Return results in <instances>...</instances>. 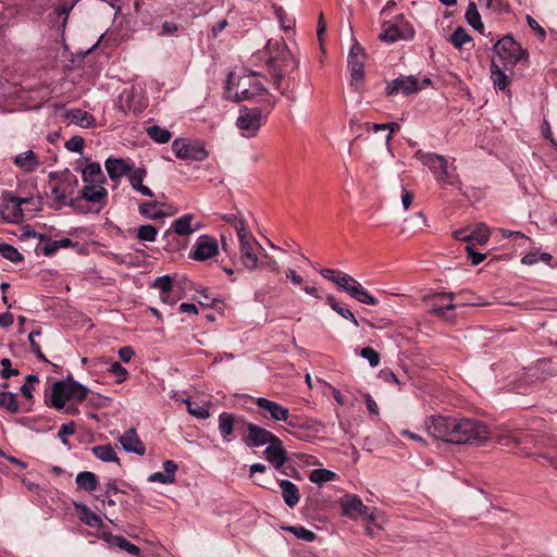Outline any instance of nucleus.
<instances>
[{
	"label": "nucleus",
	"mask_w": 557,
	"mask_h": 557,
	"mask_svg": "<svg viewBox=\"0 0 557 557\" xmlns=\"http://www.w3.org/2000/svg\"><path fill=\"white\" fill-rule=\"evenodd\" d=\"M14 163L25 172H34L39 166V161L32 150L24 151L14 158Z\"/></svg>",
	"instance_id": "nucleus-32"
},
{
	"label": "nucleus",
	"mask_w": 557,
	"mask_h": 557,
	"mask_svg": "<svg viewBox=\"0 0 557 557\" xmlns=\"http://www.w3.org/2000/svg\"><path fill=\"white\" fill-rule=\"evenodd\" d=\"M454 237L457 240L469 243L472 247L485 245L490 239V228L484 223H480L473 228L465 227L455 231Z\"/></svg>",
	"instance_id": "nucleus-15"
},
{
	"label": "nucleus",
	"mask_w": 557,
	"mask_h": 557,
	"mask_svg": "<svg viewBox=\"0 0 557 557\" xmlns=\"http://www.w3.org/2000/svg\"><path fill=\"white\" fill-rule=\"evenodd\" d=\"M88 388L78 382L67 377L64 381H58L52 385L51 404L57 409H62L66 400L74 398L79 401L86 399Z\"/></svg>",
	"instance_id": "nucleus-5"
},
{
	"label": "nucleus",
	"mask_w": 557,
	"mask_h": 557,
	"mask_svg": "<svg viewBox=\"0 0 557 557\" xmlns=\"http://www.w3.org/2000/svg\"><path fill=\"white\" fill-rule=\"evenodd\" d=\"M193 220V214H184L173 222L172 230L178 235H189L200 228L199 223L191 224Z\"/></svg>",
	"instance_id": "nucleus-31"
},
{
	"label": "nucleus",
	"mask_w": 557,
	"mask_h": 557,
	"mask_svg": "<svg viewBox=\"0 0 557 557\" xmlns=\"http://www.w3.org/2000/svg\"><path fill=\"white\" fill-rule=\"evenodd\" d=\"M158 230L153 225H141L137 230V238L143 242H154Z\"/></svg>",
	"instance_id": "nucleus-50"
},
{
	"label": "nucleus",
	"mask_w": 557,
	"mask_h": 557,
	"mask_svg": "<svg viewBox=\"0 0 557 557\" xmlns=\"http://www.w3.org/2000/svg\"><path fill=\"white\" fill-rule=\"evenodd\" d=\"M184 401L186 403L187 411L191 416L199 418V419H207L210 417V412H209L210 404L209 403L200 406V405L189 401V400H184Z\"/></svg>",
	"instance_id": "nucleus-46"
},
{
	"label": "nucleus",
	"mask_w": 557,
	"mask_h": 557,
	"mask_svg": "<svg viewBox=\"0 0 557 557\" xmlns=\"http://www.w3.org/2000/svg\"><path fill=\"white\" fill-rule=\"evenodd\" d=\"M326 301L336 313L342 315L344 319L349 320L354 324V326H359L358 320L356 319L355 314L346 306H343L339 302H337L333 296H327Z\"/></svg>",
	"instance_id": "nucleus-38"
},
{
	"label": "nucleus",
	"mask_w": 557,
	"mask_h": 557,
	"mask_svg": "<svg viewBox=\"0 0 557 557\" xmlns=\"http://www.w3.org/2000/svg\"><path fill=\"white\" fill-rule=\"evenodd\" d=\"M151 286L153 288H158L160 293H171L173 288V278L170 275L159 276L153 281Z\"/></svg>",
	"instance_id": "nucleus-52"
},
{
	"label": "nucleus",
	"mask_w": 557,
	"mask_h": 557,
	"mask_svg": "<svg viewBox=\"0 0 557 557\" xmlns=\"http://www.w3.org/2000/svg\"><path fill=\"white\" fill-rule=\"evenodd\" d=\"M76 485L78 488L92 492L97 488L98 479L94 472L90 471H82L76 475L75 479Z\"/></svg>",
	"instance_id": "nucleus-34"
},
{
	"label": "nucleus",
	"mask_w": 557,
	"mask_h": 557,
	"mask_svg": "<svg viewBox=\"0 0 557 557\" xmlns=\"http://www.w3.org/2000/svg\"><path fill=\"white\" fill-rule=\"evenodd\" d=\"M414 35V30L411 25L405 21L399 23L389 24L385 28V41L395 42L397 40H408Z\"/></svg>",
	"instance_id": "nucleus-22"
},
{
	"label": "nucleus",
	"mask_w": 557,
	"mask_h": 557,
	"mask_svg": "<svg viewBox=\"0 0 557 557\" xmlns=\"http://www.w3.org/2000/svg\"><path fill=\"white\" fill-rule=\"evenodd\" d=\"M0 407L5 408L8 411H10L12 413H16L18 411L16 394H13L10 392H1L0 393Z\"/></svg>",
	"instance_id": "nucleus-44"
},
{
	"label": "nucleus",
	"mask_w": 557,
	"mask_h": 557,
	"mask_svg": "<svg viewBox=\"0 0 557 557\" xmlns=\"http://www.w3.org/2000/svg\"><path fill=\"white\" fill-rule=\"evenodd\" d=\"M82 198L92 203H100L101 207L106 203L108 191L103 184H85L81 191Z\"/></svg>",
	"instance_id": "nucleus-24"
},
{
	"label": "nucleus",
	"mask_w": 557,
	"mask_h": 557,
	"mask_svg": "<svg viewBox=\"0 0 557 557\" xmlns=\"http://www.w3.org/2000/svg\"><path fill=\"white\" fill-rule=\"evenodd\" d=\"M109 371L117 376V383H122L127 377V370L120 362H113Z\"/></svg>",
	"instance_id": "nucleus-58"
},
{
	"label": "nucleus",
	"mask_w": 557,
	"mask_h": 557,
	"mask_svg": "<svg viewBox=\"0 0 557 557\" xmlns=\"http://www.w3.org/2000/svg\"><path fill=\"white\" fill-rule=\"evenodd\" d=\"M336 474L327 469H314L309 475V480L319 485L334 480Z\"/></svg>",
	"instance_id": "nucleus-43"
},
{
	"label": "nucleus",
	"mask_w": 557,
	"mask_h": 557,
	"mask_svg": "<svg viewBox=\"0 0 557 557\" xmlns=\"http://www.w3.org/2000/svg\"><path fill=\"white\" fill-rule=\"evenodd\" d=\"M335 285L345 290L350 297L366 305H375L377 300L371 296L362 285L349 274L343 273L335 281Z\"/></svg>",
	"instance_id": "nucleus-10"
},
{
	"label": "nucleus",
	"mask_w": 557,
	"mask_h": 557,
	"mask_svg": "<svg viewBox=\"0 0 557 557\" xmlns=\"http://www.w3.org/2000/svg\"><path fill=\"white\" fill-rule=\"evenodd\" d=\"M418 81L413 76H400L388 84L386 90L388 95L409 96L419 90Z\"/></svg>",
	"instance_id": "nucleus-21"
},
{
	"label": "nucleus",
	"mask_w": 557,
	"mask_h": 557,
	"mask_svg": "<svg viewBox=\"0 0 557 557\" xmlns=\"http://www.w3.org/2000/svg\"><path fill=\"white\" fill-rule=\"evenodd\" d=\"M164 472H154L149 475V482H159L162 484H172L175 482V472L177 465L173 460H166L163 462Z\"/></svg>",
	"instance_id": "nucleus-27"
},
{
	"label": "nucleus",
	"mask_w": 557,
	"mask_h": 557,
	"mask_svg": "<svg viewBox=\"0 0 557 557\" xmlns=\"http://www.w3.org/2000/svg\"><path fill=\"white\" fill-rule=\"evenodd\" d=\"M172 150L177 158L183 160L202 161L208 157L207 150L199 141L175 139L172 143Z\"/></svg>",
	"instance_id": "nucleus-13"
},
{
	"label": "nucleus",
	"mask_w": 557,
	"mask_h": 557,
	"mask_svg": "<svg viewBox=\"0 0 557 557\" xmlns=\"http://www.w3.org/2000/svg\"><path fill=\"white\" fill-rule=\"evenodd\" d=\"M491 78L493 84L499 89L505 90L509 85V78L506 75L505 71L500 69V65L496 60L492 61L491 64Z\"/></svg>",
	"instance_id": "nucleus-36"
},
{
	"label": "nucleus",
	"mask_w": 557,
	"mask_h": 557,
	"mask_svg": "<svg viewBox=\"0 0 557 557\" xmlns=\"http://www.w3.org/2000/svg\"><path fill=\"white\" fill-rule=\"evenodd\" d=\"M278 485L282 490L284 503L289 508H294L298 504L300 498L298 487L289 480H281L278 482Z\"/></svg>",
	"instance_id": "nucleus-28"
},
{
	"label": "nucleus",
	"mask_w": 557,
	"mask_h": 557,
	"mask_svg": "<svg viewBox=\"0 0 557 557\" xmlns=\"http://www.w3.org/2000/svg\"><path fill=\"white\" fill-rule=\"evenodd\" d=\"M0 363H1V367H2L0 375L3 379H8L11 375H17L18 374V370L17 369H12L11 368V360L9 358L1 359Z\"/></svg>",
	"instance_id": "nucleus-59"
},
{
	"label": "nucleus",
	"mask_w": 557,
	"mask_h": 557,
	"mask_svg": "<svg viewBox=\"0 0 557 557\" xmlns=\"http://www.w3.org/2000/svg\"><path fill=\"white\" fill-rule=\"evenodd\" d=\"M147 134L153 139L156 143L165 144L171 139V133L161 128L160 126L153 125L147 128Z\"/></svg>",
	"instance_id": "nucleus-45"
},
{
	"label": "nucleus",
	"mask_w": 557,
	"mask_h": 557,
	"mask_svg": "<svg viewBox=\"0 0 557 557\" xmlns=\"http://www.w3.org/2000/svg\"><path fill=\"white\" fill-rule=\"evenodd\" d=\"M83 182L85 184H104L106 177L101 166L97 162H91L82 171Z\"/></svg>",
	"instance_id": "nucleus-30"
},
{
	"label": "nucleus",
	"mask_w": 557,
	"mask_h": 557,
	"mask_svg": "<svg viewBox=\"0 0 557 557\" xmlns=\"http://www.w3.org/2000/svg\"><path fill=\"white\" fill-rule=\"evenodd\" d=\"M145 175L146 171L144 169H136L129 175V183L136 191L140 193L144 196L152 197V190L148 186L143 184Z\"/></svg>",
	"instance_id": "nucleus-33"
},
{
	"label": "nucleus",
	"mask_w": 557,
	"mask_h": 557,
	"mask_svg": "<svg viewBox=\"0 0 557 557\" xmlns=\"http://www.w3.org/2000/svg\"><path fill=\"white\" fill-rule=\"evenodd\" d=\"M491 437L488 426L470 418H451L449 443L480 445Z\"/></svg>",
	"instance_id": "nucleus-3"
},
{
	"label": "nucleus",
	"mask_w": 557,
	"mask_h": 557,
	"mask_svg": "<svg viewBox=\"0 0 557 557\" xmlns=\"http://www.w3.org/2000/svg\"><path fill=\"white\" fill-rule=\"evenodd\" d=\"M471 36L461 26L457 27L450 36L449 41L458 49L471 41Z\"/></svg>",
	"instance_id": "nucleus-47"
},
{
	"label": "nucleus",
	"mask_w": 557,
	"mask_h": 557,
	"mask_svg": "<svg viewBox=\"0 0 557 557\" xmlns=\"http://www.w3.org/2000/svg\"><path fill=\"white\" fill-rule=\"evenodd\" d=\"M494 51L504 66L510 69L525 57V51L510 35L499 39L494 46Z\"/></svg>",
	"instance_id": "nucleus-8"
},
{
	"label": "nucleus",
	"mask_w": 557,
	"mask_h": 557,
	"mask_svg": "<svg viewBox=\"0 0 557 557\" xmlns=\"http://www.w3.org/2000/svg\"><path fill=\"white\" fill-rule=\"evenodd\" d=\"M74 5H75V1L72 3H66V2L60 3L55 7V9H54L55 14L59 17H62V23H61L62 28H65L67 18H69V14L73 10Z\"/></svg>",
	"instance_id": "nucleus-55"
},
{
	"label": "nucleus",
	"mask_w": 557,
	"mask_h": 557,
	"mask_svg": "<svg viewBox=\"0 0 557 557\" xmlns=\"http://www.w3.org/2000/svg\"><path fill=\"white\" fill-rule=\"evenodd\" d=\"M158 201H151V202H145L139 206V212L152 220L161 219L165 215L164 212H162L159 207Z\"/></svg>",
	"instance_id": "nucleus-41"
},
{
	"label": "nucleus",
	"mask_w": 557,
	"mask_h": 557,
	"mask_svg": "<svg viewBox=\"0 0 557 557\" xmlns=\"http://www.w3.org/2000/svg\"><path fill=\"white\" fill-rule=\"evenodd\" d=\"M496 441L504 446H509L510 443L516 446L533 443L536 447L542 449L536 455L546 459L557 469V441L550 436H542L541 440H537L533 434L506 431L497 435Z\"/></svg>",
	"instance_id": "nucleus-4"
},
{
	"label": "nucleus",
	"mask_w": 557,
	"mask_h": 557,
	"mask_svg": "<svg viewBox=\"0 0 557 557\" xmlns=\"http://www.w3.org/2000/svg\"><path fill=\"white\" fill-rule=\"evenodd\" d=\"M466 251H467L468 257L470 258L473 265L480 264L486 257L484 253L474 251V249L471 245H468L466 247Z\"/></svg>",
	"instance_id": "nucleus-61"
},
{
	"label": "nucleus",
	"mask_w": 557,
	"mask_h": 557,
	"mask_svg": "<svg viewBox=\"0 0 557 557\" xmlns=\"http://www.w3.org/2000/svg\"><path fill=\"white\" fill-rule=\"evenodd\" d=\"M261 249L262 246L255 236L238 242L239 261L246 270L253 271L259 268L258 255Z\"/></svg>",
	"instance_id": "nucleus-12"
},
{
	"label": "nucleus",
	"mask_w": 557,
	"mask_h": 557,
	"mask_svg": "<svg viewBox=\"0 0 557 557\" xmlns=\"http://www.w3.org/2000/svg\"><path fill=\"white\" fill-rule=\"evenodd\" d=\"M218 250L216 240L203 235L197 239L194 246L193 258L198 261H205L214 257L218 253Z\"/></svg>",
	"instance_id": "nucleus-20"
},
{
	"label": "nucleus",
	"mask_w": 557,
	"mask_h": 557,
	"mask_svg": "<svg viewBox=\"0 0 557 557\" xmlns=\"http://www.w3.org/2000/svg\"><path fill=\"white\" fill-rule=\"evenodd\" d=\"M74 432H75V423L71 422L69 424H62L59 430L58 435L61 438L62 443L66 444L67 441H66L65 436L72 435V434H74Z\"/></svg>",
	"instance_id": "nucleus-63"
},
{
	"label": "nucleus",
	"mask_w": 557,
	"mask_h": 557,
	"mask_svg": "<svg viewBox=\"0 0 557 557\" xmlns=\"http://www.w3.org/2000/svg\"><path fill=\"white\" fill-rule=\"evenodd\" d=\"M230 73L226 81L225 95L228 99L239 102L244 100L264 101L268 108H273L275 101L268 95L262 77L252 73L238 77Z\"/></svg>",
	"instance_id": "nucleus-1"
},
{
	"label": "nucleus",
	"mask_w": 557,
	"mask_h": 557,
	"mask_svg": "<svg viewBox=\"0 0 557 557\" xmlns=\"http://www.w3.org/2000/svg\"><path fill=\"white\" fill-rule=\"evenodd\" d=\"M286 530L293 533L297 539H301L308 542H311L315 539V534L304 527L293 525L286 528Z\"/></svg>",
	"instance_id": "nucleus-53"
},
{
	"label": "nucleus",
	"mask_w": 557,
	"mask_h": 557,
	"mask_svg": "<svg viewBox=\"0 0 557 557\" xmlns=\"http://www.w3.org/2000/svg\"><path fill=\"white\" fill-rule=\"evenodd\" d=\"M453 417L432 416L425 422V430L429 435L436 440L449 443Z\"/></svg>",
	"instance_id": "nucleus-16"
},
{
	"label": "nucleus",
	"mask_w": 557,
	"mask_h": 557,
	"mask_svg": "<svg viewBox=\"0 0 557 557\" xmlns=\"http://www.w3.org/2000/svg\"><path fill=\"white\" fill-rule=\"evenodd\" d=\"M233 227L236 231L238 242L242 239H247L248 236H253L248 224L242 218H238L237 221H235Z\"/></svg>",
	"instance_id": "nucleus-51"
},
{
	"label": "nucleus",
	"mask_w": 557,
	"mask_h": 557,
	"mask_svg": "<svg viewBox=\"0 0 557 557\" xmlns=\"http://www.w3.org/2000/svg\"><path fill=\"white\" fill-rule=\"evenodd\" d=\"M255 404L261 410V414L264 418L270 417L274 421H287L289 418L288 409L278 403L263 397H258L256 398Z\"/></svg>",
	"instance_id": "nucleus-18"
},
{
	"label": "nucleus",
	"mask_w": 557,
	"mask_h": 557,
	"mask_svg": "<svg viewBox=\"0 0 557 557\" xmlns=\"http://www.w3.org/2000/svg\"><path fill=\"white\" fill-rule=\"evenodd\" d=\"M104 168L111 180L121 178L132 170V166L121 158H108Z\"/></svg>",
	"instance_id": "nucleus-25"
},
{
	"label": "nucleus",
	"mask_w": 557,
	"mask_h": 557,
	"mask_svg": "<svg viewBox=\"0 0 557 557\" xmlns=\"http://www.w3.org/2000/svg\"><path fill=\"white\" fill-rule=\"evenodd\" d=\"M83 147H84V139L81 136H73L71 139H69L65 143V148L69 151L82 152Z\"/></svg>",
	"instance_id": "nucleus-57"
},
{
	"label": "nucleus",
	"mask_w": 557,
	"mask_h": 557,
	"mask_svg": "<svg viewBox=\"0 0 557 557\" xmlns=\"http://www.w3.org/2000/svg\"><path fill=\"white\" fill-rule=\"evenodd\" d=\"M344 513L347 516L360 515L369 519L364 529L366 532L373 536L381 529L380 524H374V516L373 512H369V509L361 503L359 498L356 496H345L342 500Z\"/></svg>",
	"instance_id": "nucleus-9"
},
{
	"label": "nucleus",
	"mask_w": 557,
	"mask_h": 557,
	"mask_svg": "<svg viewBox=\"0 0 557 557\" xmlns=\"http://www.w3.org/2000/svg\"><path fill=\"white\" fill-rule=\"evenodd\" d=\"M367 53L364 48L352 37V46L347 57V67L350 76V86L359 90L364 81V64Z\"/></svg>",
	"instance_id": "nucleus-7"
},
{
	"label": "nucleus",
	"mask_w": 557,
	"mask_h": 557,
	"mask_svg": "<svg viewBox=\"0 0 557 557\" xmlns=\"http://www.w3.org/2000/svg\"><path fill=\"white\" fill-rule=\"evenodd\" d=\"M66 116L75 124L82 126V127H91L96 124L95 117L89 114L88 112L81 110V109H74L71 110Z\"/></svg>",
	"instance_id": "nucleus-35"
},
{
	"label": "nucleus",
	"mask_w": 557,
	"mask_h": 557,
	"mask_svg": "<svg viewBox=\"0 0 557 557\" xmlns=\"http://www.w3.org/2000/svg\"><path fill=\"white\" fill-rule=\"evenodd\" d=\"M399 199L404 211L409 209L413 199L412 193L407 190L401 184L389 190V203L392 207H396Z\"/></svg>",
	"instance_id": "nucleus-29"
},
{
	"label": "nucleus",
	"mask_w": 557,
	"mask_h": 557,
	"mask_svg": "<svg viewBox=\"0 0 557 557\" xmlns=\"http://www.w3.org/2000/svg\"><path fill=\"white\" fill-rule=\"evenodd\" d=\"M94 455L102 461H115L119 462V458L111 445H100L92 447Z\"/></svg>",
	"instance_id": "nucleus-40"
},
{
	"label": "nucleus",
	"mask_w": 557,
	"mask_h": 557,
	"mask_svg": "<svg viewBox=\"0 0 557 557\" xmlns=\"http://www.w3.org/2000/svg\"><path fill=\"white\" fill-rule=\"evenodd\" d=\"M262 124V113L258 108H242L236 125L242 131L243 136L247 138L255 137Z\"/></svg>",
	"instance_id": "nucleus-11"
},
{
	"label": "nucleus",
	"mask_w": 557,
	"mask_h": 557,
	"mask_svg": "<svg viewBox=\"0 0 557 557\" xmlns=\"http://www.w3.org/2000/svg\"><path fill=\"white\" fill-rule=\"evenodd\" d=\"M0 255L14 263L21 262L23 260L22 253L15 247L9 244H0Z\"/></svg>",
	"instance_id": "nucleus-48"
},
{
	"label": "nucleus",
	"mask_w": 557,
	"mask_h": 557,
	"mask_svg": "<svg viewBox=\"0 0 557 557\" xmlns=\"http://www.w3.org/2000/svg\"><path fill=\"white\" fill-rule=\"evenodd\" d=\"M416 158L425 166H428L433 174L436 176L437 181L444 184H453L454 183V166H449L447 159L437 153L424 152L422 150H418L416 152Z\"/></svg>",
	"instance_id": "nucleus-6"
},
{
	"label": "nucleus",
	"mask_w": 557,
	"mask_h": 557,
	"mask_svg": "<svg viewBox=\"0 0 557 557\" xmlns=\"http://www.w3.org/2000/svg\"><path fill=\"white\" fill-rule=\"evenodd\" d=\"M527 22L530 28L534 30L541 39L546 37L545 29L531 15H527Z\"/></svg>",
	"instance_id": "nucleus-64"
},
{
	"label": "nucleus",
	"mask_w": 557,
	"mask_h": 557,
	"mask_svg": "<svg viewBox=\"0 0 557 557\" xmlns=\"http://www.w3.org/2000/svg\"><path fill=\"white\" fill-rule=\"evenodd\" d=\"M120 442L126 451L135 453L139 456L145 454V445L137 436L135 429L127 430L120 438Z\"/></svg>",
	"instance_id": "nucleus-26"
},
{
	"label": "nucleus",
	"mask_w": 557,
	"mask_h": 557,
	"mask_svg": "<svg viewBox=\"0 0 557 557\" xmlns=\"http://www.w3.org/2000/svg\"><path fill=\"white\" fill-rule=\"evenodd\" d=\"M112 543L117 546L119 548L127 552L131 555L137 556L140 553V549L138 546L131 543L128 540H126L123 536H114L112 539Z\"/></svg>",
	"instance_id": "nucleus-49"
},
{
	"label": "nucleus",
	"mask_w": 557,
	"mask_h": 557,
	"mask_svg": "<svg viewBox=\"0 0 557 557\" xmlns=\"http://www.w3.org/2000/svg\"><path fill=\"white\" fill-rule=\"evenodd\" d=\"M264 456L275 469H280L286 462V451L283 442L277 436L268 444Z\"/></svg>",
	"instance_id": "nucleus-23"
},
{
	"label": "nucleus",
	"mask_w": 557,
	"mask_h": 557,
	"mask_svg": "<svg viewBox=\"0 0 557 557\" xmlns=\"http://www.w3.org/2000/svg\"><path fill=\"white\" fill-rule=\"evenodd\" d=\"M265 259L267 260L263 262L259 261V268L269 270L270 272L276 273V274L281 272V265L278 264V262L275 259L270 258V257H265Z\"/></svg>",
	"instance_id": "nucleus-60"
},
{
	"label": "nucleus",
	"mask_w": 557,
	"mask_h": 557,
	"mask_svg": "<svg viewBox=\"0 0 557 557\" xmlns=\"http://www.w3.org/2000/svg\"><path fill=\"white\" fill-rule=\"evenodd\" d=\"M275 14L283 29H292L294 27L295 20L288 17L282 8H275Z\"/></svg>",
	"instance_id": "nucleus-56"
},
{
	"label": "nucleus",
	"mask_w": 557,
	"mask_h": 557,
	"mask_svg": "<svg viewBox=\"0 0 557 557\" xmlns=\"http://www.w3.org/2000/svg\"><path fill=\"white\" fill-rule=\"evenodd\" d=\"M268 49L271 55V75L275 88L285 94L288 86L283 85L285 73L295 71L298 67V60L292 54L283 39L270 40Z\"/></svg>",
	"instance_id": "nucleus-2"
},
{
	"label": "nucleus",
	"mask_w": 557,
	"mask_h": 557,
	"mask_svg": "<svg viewBox=\"0 0 557 557\" xmlns=\"http://www.w3.org/2000/svg\"><path fill=\"white\" fill-rule=\"evenodd\" d=\"M246 420L242 416H236L232 412H222L219 416V432L224 442L232 441L233 432L236 428L245 425Z\"/></svg>",
	"instance_id": "nucleus-19"
},
{
	"label": "nucleus",
	"mask_w": 557,
	"mask_h": 557,
	"mask_svg": "<svg viewBox=\"0 0 557 557\" xmlns=\"http://www.w3.org/2000/svg\"><path fill=\"white\" fill-rule=\"evenodd\" d=\"M29 200L30 199L28 198H18L14 196L5 198L0 208L3 220L9 223H21L24 220V210L22 206L28 203Z\"/></svg>",
	"instance_id": "nucleus-14"
},
{
	"label": "nucleus",
	"mask_w": 557,
	"mask_h": 557,
	"mask_svg": "<svg viewBox=\"0 0 557 557\" xmlns=\"http://www.w3.org/2000/svg\"><path fill=\"white\" fill-rule=\"evenodd\" d=\"M360 356L366 359L371 367H376L380 364L381 356L374 350L372 347H363L360 350Z\"/></svg>",
	"instance_id": "nucleus-54"
},
{
	"label": "nucleus",
	"mask_w": 557,
	"mask_h": 557,
	"mask_svg": "<svg viewBox=\"0 0 557 557\" xmlns=\"http://www.w3.org/2000/svg\"><path fill=\"white\" fill-rule=\"evenodd\" d=\"M454 294L444 293L434 295L433 299L435 301L432 311L437 314H443L444 310H453L455 309V305L451 302Z\"/></svg>",
	"instance_id": "nucleus-37"
},
{
	"label": "nucleus",
	"mask_w": 557,
	"mask_h": 557,
	"mask_svg": "<svg viewBox=\"0 0 557 557\" xmlns=\"http://www.w3.org/2000/svg\"><path fill=\"white\" fill-rule=\"evenodd\" d=\"M245 426L247 432L243 435L242 440L248 447H259L269 444L276 437L275 434L258 424L246 422Z\"/></svg>",
	"instance_id": "nucleus-17"
},
{
	"label": "nucleus",
	"mask_w": 557,
	"mask_h": 557,
	"mask_svg": "<svg viewBox=\"0 0 557 557\" xmlns=\"http://www.w3.org/2000/svg\"><path fill=\"white\" fill-rule=\"evenodd\" d=\"M76 508L81 509L79 518L87 525L92 528H100L102 525V519L100 518V516L91 511L86 505H76Z\"/></svg>",
	"instance_id": "nucleus-39"
},
{
	"label": "nucleus",
	"mask_w": 557,
	"mask_h": 557,
	"mask_svg": "<svg viewBox=\"0 0 557 557\" xmlns=\"http://www.w3.org/2000/svg\"><path fill=\"white\" fill-rule=\"evenodd\" d=\"M39 335H40V331H33V332H30V334L28 335L29 345H30L32 350L36 354V356L39 359L46 360L44 354L40 350V346L38 345V343L37 342H33V337L34 336H39Z\"/></svg>",
	"instance_id": "nucleus-62"
},
{
	"label": "nucleus",
	"mask_w": 557,
	"mask_h": 557,
	"mask_svg": "<svg viewBox=\"0 0 557 557\" xmlns=\"http://www.w3.org/2000/svg\"><path fill=\"white\" fill-rule=\"evenodd\" d=\"M466 20L474 29L482 30L484 25L474 2H470L466 11Z\"/></svg>",
	"instance_id": "nucleus-42"
}]
</instances>
